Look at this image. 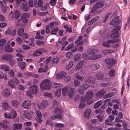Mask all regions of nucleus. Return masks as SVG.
<instances>
[{
  "label": "nucleus",
  "mask_w": 130,
  "mask_h": 130,
  "mask_svg": "<svg viewBox=\"0 0 130 130\" xmlns=\"http://www.w3.org/2000/svg\"><path fill=\"white\" fill-rule=\"evenodd\" d=\"M54 112L56 113L59 114V115H60L62 113V111L59 108H57L54 109Z\"/></svg>",
  "instance_id": "obj_47"
},
{
  "label": "nucleus",
  "mask_w": 130,
  "mask_h": 130,
  "mask_svg": "<svg viewBox=\"0 0 130 130\" xmlns=\"http://www.w3.org/2000/svg\"><path fill=\"white\" fill-rule=\"evenodd\" d=\"M61 118L62 116L59 115V114H57L56 115H53L51 117L52 119V120H54L57 118L59 119H61Z\"/></svg>",
  "instance_id": "obj_38"
},
{
  "label": "nucleus",
  "mask_w": 130,
  "mask_h": 130,
  "mask_svg": "<svg viewBox=\"0 0 130 130\" xmlns=\"http://www.w3.org/2000/svg\"><path fill=\"white\" fill-rule=\"evenodd\" d=\"M22 5L23 6V9L24 11H28L30 8L27 5V3L25 2H24L22 3Z\"/></svg>",
  "instance_id": "obj_19"
},
{
  "label": "nucleus",
  "mask_w": 130,
  "mask_h": 130,
  "mask_svg": "<svg viewBox=\"0 0 130 130\" xmlns=\"http://www.w3.org/2000/svg\"><path fill=\"white\" fill-rule=\"evenodd\" d=\"M24 117L27 119H30L31 117L29 112H25L23 114Z\"/></svg>",
  "instance_id": "obj_24"
},
{
  "label": "nucleus",
  "mask_w": 130,
  "mask_h": 130,
  "mask_svg": "<svg viewBox=\"0 0 130 130\" xmlns=\"http://www.w3.org/2000/svg\"><path fill=\"white\" fill-rule=\"evenodd\" d=\"M102 103V101L100 100L98 101L94 104V109H96L99 107L100 105H101Z\"/></svg>",
  "instance_id": "obj_28"
},
{
  "label": "nucleus",
  "mask_w": 130,
  "mask_h": 130,
  "mask_svg": "<svg viewBox=\"0 0 130 130\" xmlns=\"http://www.w3.org/2000/svg\"><path fill=\"white\" fill-rule=\"evenodd\" d=\"M81 56V55L79 54H76L74 56V59L75 61L78 60L80 58V57Z\"/></svg>",
  "instance_id": "obj_53"
},
{
  "label": "nucleus",
  "mask_w": 130,
  "mask_h": 130,
  "mask_svg": "<svg viewBox=\"0 0 130 130\" xmlns=\"http://www.w3.org/2000/svg\"><path fill=\"white\" fill-rule=\"evenodd\" d=\"M28 3L29 6L30 7H32L34 6L35 7H37V0H35L34 1L33 0H29Z\"/></svg>",
  "instance_id": "obj_15"
},
{
  "label": "nucleus",
  "mask_w": 130,
  "mask_h": 130,
  "mask_svg": "<svg viewBox=\"0 0 130 130\" xmlns=\"http://www.w3.org/2000/svg\"><path fill=\"white\" fill-rule=\"evenodd\" d=\"M74 83L75 86L76 87H78L80 84V81L76 79L74 80Z\"/></svg>",
  "instance_id": "obj_51"
},
{
  "label": "nucleus",
  "mask_w": 130,
  "mask_h": 130,
  "mask_svg": "<svg viewBox=\"0 0 130 130\" xmlns=\"http://www.w3.org/2000/svg\"><path fill=\"white\" fill-rule=\"evenodd\" d=\"M75 91V88L71 87L68 88V95L70 98H72L74 95Z\"/></svg>",
  "instance_id": "obj_8"
},
{
  "label": "nucleus",
  "mask_w": 130,
  "mask_h": 130,
  "mask_svg": "<svg viewBox=\"0 0 130 130\" xmlns=\"http://www.w3.org/2000/svg\"><path fill=\"white\" fill-rule=\"evenodd\" d=\"M18 65L21 69H23L25 67L26 63L24 62H20L18 63Z\"/></svg>",
  "instance_id": "obj_37"
},
{
  "label": "nucleus",
  "mask_w": 130,
  "mask_h": 130,
  "mask_svg": "<svg viewBox=\"0 0 130 130\" xmlns=\"http://www.w3.org/2000/svg\"><path fill=\"white\" fill-rule=\"evenodd\" d=\"M105 62L108 64L107 66L108 68H110L112 66V65L115 64L116 61L114 59L109 58L105 59Z\"/></svg>",
  "instance_id": "obj_5"
},
{
  "label": "nucleus",
  "mask_w": 130,
  "mask_h": 130,
  "mask_svg": "<svg viewBox=\"0 0 130 130\" xmlns=\"http://www.w3.org/2000/svg\"><path fill=\"white\" fill-rule=\"evenodd\" d=\"M73 62L72 61H70L67 64L66 66V68L67 70H69L72 67L73 65Z\"/></svg>",
  "instance_id": "obj_23"
},
{
  "label": "nucleus",
  "mask_w": 130,
  "mask_h": 130,
  "mask_svg": "<svg viewBox=\"0 0 130 130\" xmlns=\"http://www.w3.org/2000/svg\"><path fill=\"white\" fill-rule=\"evenodd\" d=\"M59 103L56 100H54L53 102V105L52 106V108L57 107Z\"/></svg>",
  "instance_id": "obj_39"
},
{
  "label": "nucleus",
  "mask_w": 130,
  "mask_h": 130,
  "mask_svg": "<svg viewBox=\"0 0 130 130\" xmlns=\"http://www.w3.org/2000/svg\"><path fill=\"white\" fill-rule=\"evenodd\" d=\"M24 29L23 28H19L18 31V34L19 36H22L24 32Z\"/></svg>",
  "instance_id": "obj_46"
},
{
  "label": "nucleus",
  "mask_w": 130,
  "mask_h": 130,
  "mask_svg": "<svg viewBox=\"0 0 130 130\" xmlns=\"http://www.w3.org/2000/svg\"><path fill=\"white\" fill-rule=\"evenodd\" d=\"M48 102L46 100H43L41 103V104L38 105V108L39 109H44L48 106Z\"/></svg>",
  "instance_id": "obj_7"
},
{
  "label": "nucleus",
  "mask_w": 130,
  "mask_h": 130,
  "mask_svg": "<svg viewBox=\"0 0 130 130\" xmlns=\"http://www.w3.org/2000/svg\"><path fill=\"white\" fill-rule=\"evenodd\" d=\"M5 51L10 52L12 51L13 49L9 45H6L4 48Z\"/></svg>",
  "instance_id": "obj_32"
},
{
  "label": "nucleus",
  "mask_w": 130,
  "mask_h": 130,
  "mask_svg": "<svg viewBox=\"0 0 130 130\" xmlns=\"http://www.w3.org/2000/svg\"><path fill=\"white\" fill-rule=\"evenodd\" d=\"M6 34H10L11 33V28L10 27L8 28L5 32Z\"/></svg>",
  "instance_id": "obj_59"
},
{
  "label": "nucleus",
  "mask_w": 130,
  "mask_h": 130,
  "mask_svg": "<svg viewBox=\"0 0 130 130\" xmlns=\"http://www.w3.org/2000/svg\"><path fill=\"white\" fill-rule=\"evenodd\" d=\"M84 61H82L79 62L77 64L75 69V70L77 71L78 70L82 68Z\"/></svg>",
  "instance_id": "obj_22"
},
{
  "label": "nucleus",
  "mask_w": 130,
  "mask_h": 130,
  "mask_svg": "<svg viewBox=\"0 0 130 130\" xmlns=\"http://www.w3.org/2000/svg\"><path fill=\"white\" fill-rule=\"evenodd\" d=\"M91 112V110L90 109H86L85 110L84 115L85 117L88 118L89 117Z\"/></svg>",
  "instance_id": "obj_27"
},
{
  "label": "nucleus",
  "mask_w": 130,
  "mask_h": 130,
  "mask_svg": "<svg viewBox=\"0 0 130 130\" xmlns=\"http://www.w3.org/2000/svg\"><path fill=\"white\" fill-rule=\"evenodd\" d=\"M61 89H59L55 92V95L57 96H59L60 95Z\"/></svg>",
  "instance_id": "obj_45"
},
{
  "label": "nucleus",
  "mask_w": 130,
  "mask_h": 130,
  "mask_svg": "<svg viewBox=\"0 0 130 130\" xmlns=\"http://www.w3.org/2000/svg\"><path fill=\"white\" fill-rule=\"evenodd\" d=\"M6 42V40L4 39H1L0 40V46H2Z\"/></svg>",
  "instance_id": "obj_61"
},
{
  "label": "nucleus",
  "mask_w": 130,
  "mask_h": 130,
  "mask_svg": "<svg viewBox=\"0 0 130 130\" xmlns=\"http://www.w3.org/2000/svg\"><path fill=\"white\" fill-rule=\"evenodd\" d=\"M36 113L37 115V118H42V115L41 113L39 111L37 110L36 111Z\"/></svg>",
  "instance_id": "obj_54"
},
{
  "label": "nucleus",
  "mask_w": 130,
  "mask_h": 130,
  "mask_svg": "<svg viewBox=\"0 0 130 130\" xmlns=\"http://www.w3.org/2000/svg\"><path fill=\"white\" fill-rule=\"evenodd\" d=\"M106 93V92L105 90H101L100 91H98L95 94V96L96 98H98L102 97Z\"/></svg>",
  "instance_id": "obj_10"
},
{
  "label": "nucleus",
  "mask_w": 130,
  "mask_h": 130,
  "mask_svg": "<svg viewBox=\"0 0 130 130\" xmlns=\"http://www.w3.org/2000/svg\"><path fill=\"white\" fill-rule=\"evenodd\" d=\"M84 82L89 83H93L94 82V79L92 77H90L84 78Z\"/></svg>",
  "instance_id": "obj_16"
},
{
  "label": "nucleus",
  "mask_w": 130,
  "mask_h": 130,
  "mask_svg": "<svg viewBox=\"0 0 130 130\" xmlns=\"http://www.w3.org/2000/svg\"><path fill=\"white\" fill-rule=\"evenodd\" d=\"M36 44L38 45H40L41 46L44 44V42L42 41H37L36 42Z\"/></svg>",
  "instance_id": "obj_60"
},
{
  "label": "nucleus",
  "mask_w": 130,
  "mask_h": 130,
  "mask_svg": "<svg viewBox=\"0 0 130 130\" xmlns=\"http://www.w3.org/2000/svg\"><path fill=\"white\" fill-rule=\"evenodd\" d=\"M2 57L6 60L9 61L12 59V56L10 54H6L3 56Z\"/></svg>",
  "instance_id": "obj_25"
},
{
  "label": "nucleus",
  "mask_w": 130,
  "mask_h": 130,
  "mask_svg": "<svg viewBox=\"0 0 130 130\" xmlns=\"http://www.w3.org/2000/svg\"><path fill=\"white\" fill-rule=\"evenodd\" d=\"M114 51L112 50H106L103 51L102 53L105 55H107L108 54H110L111 53H112Z\"/></svg>",
  "instance_id": "obj_35"
},
{
  "label": "nucleus",
  "mask_w": 130,
  "mask_h": 130,
  "mask_svg": "<svg viewBox=\"0 0 130 130\" xmlns=\"http://www.w3.org/2000/svg\"><path fill=\"white\" fill-rule=\"evenodd\" d=\"M43 3L41 0H38L37 3V6L40 7L42 6Z\"/></svg>",
  "instance_id": "obj_64"
},
{
  "label": "nucleus",
  "mask_w": 130,
  "mask_h": 130,
  "mask_svg": "<svg viewBox=\"0 0 130 130\" xmlns=\"http://www.w3.org/2000/svg\"><path fill=\"white\" fill-rule=\"evenodd\" d=\"M115 71L113 69L111 70L109 72V74L110 77L113 76L115 75Z\"/></svg>",
  "instance_id": "obj_52"
},
{
  "label": "nucleus",
  "mask_w": 130,
  "mask_h": 130,
  "mask_svg": "<svg viewBox=\"0 0 130 130\" xmlns=\"http://www.w3.org/2000/svg\"><path fill=\"white\" fill-rule=\"evenodd\" d=\"M66 56L68 58H71L72 56V54L70 52H68L66 53Z\"/></svg>",
  "instance_id": "obj_58"
},
{
  "label": "nucleus",
  "mask_w": 130,
  "mask_h": 130,
  "mask_svg": "<svg viewBox=\"0 0 130 130\" xmlns=\"http://www.w3.org/2000/svg\"><path fill=\"white\" fill-rule=\"evenodd\" d=\"M51 84L50 80L48 79H44L42 81L40 84L41 88L43 89L49 90L51 88Z\"/></svg>",
  "instance_id": "obj_1"
},
{
  "label": "nucleus",
  "mask_w": 130,
  "mask_h": 130,
  "mask_svg": "<svg viewBox=\"0 0 130 130\" xmlns=\"http://www.w3.org/2000/svg\"><path fill=\"white\" fill-rule=\"evenodd\" d=\"M2 93L3 96H7L9 94V92L7 89H6L3 91Z\"/></svg>",
  "instance_id": "obj_41"
},
{
  "label": "nucleus",
  "mask_w": 130,
  "mask_h": 130,
  "mask_svg": "<svg viewBox=\"0 0 130 130\" xmlns=\"http://www.w3.org/2000/svg\"><path fill=\"white\" fill-rule=\"evenodd\" d=\"M10 118L13 119H14L16 117L17 115L15 111L13 110L10 113Z\"/></svg>",
  "instance_id": "obj_31"
},
{
  "label": "nucleus",
  "mask_w": 130,
  "mask_h": 130,
  "mask_svg": "<svg viewBox=\"0 0 130 130\" xmlns=\"http://www.w3.org/2000/svg\"><path fill=\"white\" fill-rule=\"evenodd\" d=\"M16 24L17 25L19 26L20 25V24H22V22L21 20V19L20 18V19H18L15 22Z\"/></svg>",
  "instance_id": "obj_62"
},
{
  "label": "nucleus",
  "mask_w": 130,
  "mask_h": 130,
  "mask_svg": "<svg viewBox=\"0 0 130 130\" xmlns=\"http://www.w3.org/2000/svg\"><path fill=\"white\" fill-rule=\"evenodd\" d=\"M100 67V65L98 63L92 64L90 65L91 69L93 71L97 70L99 69Z\"/></svg>",
  "instance_id": "obj_18"
},
{
  "label": "nucleus",
  "mask_w": 130,
  "mask_h": 130,
  "mask_svg": "<svg viewBox=\"0 0 130 130\" xmlns=\"http://www.w3.org/2000/svg\"><path fill=\"white\" fill-rule=\"evenodd\" d=\"M96 78L98 80L102 79L103 77V75L101 73H99L96 75Z\"/></svg>",
  "instance_id": "obj_34"
},
{
  "label": "nucleus",
  "mask_w": 130,
  "mask_h": 130,
  "mask_svg": "<svg viewBox=\"0 0 130 130\" xmlns=\"http://www.w3.org/2000/svg\"><path fill=\"white\" fill-rule=\"evenodd\" d=\"M98 50L96 49H92L89 50L88 52V54H89L93 55L95 53H97Z\"/></svg>",
  "instance_id": "obj_36"
},
{
  "label": "nucleus",
  "mask_w": 130,
  "mask_h": 130,
  "mask_svg": "<svg viewBox=\"0 0 130 130\" xmlns=\"http://www.w3.org/2000/svg\"><path fill=\"white\" fill-rule=\"evenodd\" d=\"M119 16H116L111 21L110 23V25H114L115 26L118 25L121 21V20L119 19Z\"/></svg>",
  "instance_id": "obj_6"
},
{
  "label": "nucleus",
  "mask_w": 130,
  "mask_h": 130,
  "mask_svg": "<svg viewBox=\"0 0 130 130\" xmlns=\"http://www.w3.org/2000/svg\"><path fill=\"white\" fill-rule=\"evenodd\" d=\"M8 74L10 77H12L14 76L15 74L13 71L11 69L8 72Z\"/></svg>",
  "instance_id": "obj_50"
},
{
  "label": "nucleus",
  "mask_w": 130,
  "mask_h": 130,
  "mask_svg": "<svg viewBox=\"0 0 130 130\" xmlns=\"http://www.w3.org/2000/svg\"><path fill=\"white\" fill-rule=\"evenodd\" d=\"M42 54V52H41V51H40L39 50H37L35 52L33 53V55L35 56H38L40 55L41 54Z\"/></svg>",
  "instance_id": "obj_43"
},
{
  "label": "nucleus",
  "mask_w": 130,
  "mask_h": 130,
  "mask_svg": "<svg viewBox=\"0 0 130 130\" xmlns=\"http://www.w3.org/2000/svg\"><path fill=\"white\" fill-rule=\"evenodd\" d=\"M19 83V82L18 79L17 78L15 77L8 81V84L12 88H14V85L17 84Z\"/></svg>",
  "instance_id": "obj_4"
},
{
  "label": "nucleus",
  "mask_w": 130,
  "mask_h": 130,
  "mask_svg": "<svg viewBox=\"0 0 130 130\" xmlns=\"http://www.w3.org/2000/svg\"><path fill=\"white\" fill-rule=\"evenodd\" d=\"M37 86L35 85H32L29 88V90L30 92L32 94H35L37 91Z\"/></svg>",
  "instance_id": "obj_12"
},
{
  "label": "nucleus",
  "mask_w": 130,
  "mask_h": 130,
  "mask_svg": "<svg viewBox=\"0 0 130 130\" xmlns=\"http://www.w3.org/2000/svg\"><path fill=\"white\" fill-rule=\"evenodd\" d=\"M8 122V121L5 120H4L0 123V126L3 128H8V126L7 124Z\"/></svg>",
  "instance_id": "obj_17"
},
{
  "label": "nucleus",
  "mask_w": 130,
  "mask_h": 130,
  "mask_svg": "<svg viewBox=\"0 0 130 130\" xmlns=\"http://www.w3.org/2000/svg\"><path fill=\"white\" fill-rule=\"evenodd\" d=\"M1 68L5 71H8L9 70V68L8 66L6 64L2 65L1 66Z\"/></svg>",
  "instance_id": "obj_29"
},
{
  "label": "nucleus",
  "mask_w": 130,
  "mask_h": 130,
  "mask_svg": "<svg viewBox=\"0 0 130 130\" xmlns=\"http://www.w3.org/2000/svg\"><path fill=\"white\" fill-rule=\"evenodd\" d=\"M121 27L119 26L113 29L112 31L110 37L113 39L118 38L119 36V31L121 29Z\"/></svg>",
  "instance_id": "obj_2"
},
{
  "label": "nucleus",
  "mask_w": 130,
  "mask_h": 130,
  "mask_svg": "<svg viewBox=\"0 0 130 130\" xmlns=\"http://www.w3.org/2000/svg\"><path fill=\"white\" fill-rule=\"evenodd\" d=\"M112 42L111 39L109 40L106 42H104L102 43V45L105 47H108L110 46V43H112Z\"/></svg>",
  "instance_id": "obj_21"
},
{
  "label": "nucleus",
  "mask_w": 130,
  "mask_h": 130,
  "mask_svg": "<svg viewBox=\"0 0 130 130\" xmlns=\"http://www.w3.org/2000/svg\"><path fill=\"white\" fill-rule=\"evenodd\" d=\"M104 5L103 2H97L93 6L91 10L92 13H94L95 11L100 8H102Z\"/></svg>",
  "instance_id": "obj_3"
},
{
  "label": "nucleus",
  "mask_w": 130,
  "mask_h": 130,
  "mask_svg": "<svg viewBox=\"0 0 130 130\" xmlns=\"http://www.w3.org/2000/svg\"><path fill=\"white\" fill-rule=\"evenodd\" d=\"M90 87V85L84 83L80 86V88L84 90H86Z\"/></svg>",
  "instance_id": "obj_20"
},
{
  "label": "nucleus",
  "mask_w": 130,
  "mask_h": 130,
  "mask_svg": "<svg viewBox=\"0 0 130 130\" xmlns=\"http://www.w3.org/2000/svg\"><path fill=\"white\" fill-rule=\"evenodd\" d=\"M66 76V74L63 71L60 72L56 75V78L58 79H60L65 77Z\"/></svg>",
  "instance_id": "obj_14"
},
{
  "label": "nucleus",
  "mask_w": 130,
  "mask_h": 130,
  "mask_svg": "<svg viewBox=\"0 0 130 130\" xmlns=\"http://www.w3.org/2000/svg\"><path fill=\"white\" fill-rule=\"evenodd\" d=\"M22 125L20 124H14L13 126V128L14 130L20 129Z\"/></svg>",
  "instance_id": "obj_33"
},
{
  "label": "nucleus",
  "mask_w": 130,
  "mask_h": 130,
  "mask_svg": "<svg viewBox=\"0 0 130 130\" xmlns=\"http://www.w3.org/2000/svg\"><path fill=\"white\" fill-rule=\"evenodd\" d=\"M95 112L97 114L101 113H103L104 112V110L103 109L100 108L99 109L96 110Z\"/></svg>",
  "instance_id": "obj_56"
},
{
  "label": "nucleus",
  "mask_w": 130,
  "mask_h": 130,
  "mask_svg": "<svg viewBox=\"0 0 130 130\" xmlns=\"http://www.w3.org/2000/svg\"><path fill=\"white\" fill-rule=\"evenodd\" d=\"M75 77L77 79H78L81 81L84 80L85 78H84L82 77L81 76H79L77 74H76L75 76Z\"/></svg>",
  "instance_id": "obj_55"
},
{
  "label": "nucleus",
  "mask_w": 130,
  "mask_h": 130,
  "mask_svg": "<svg viewBox=\"0 0 130 130\" xmlns=\"http://www.w3.org/2000/svg\"><path fill=\"white\" fill-rule=\"evenodd\" d=\"M114 92H110L104 95L103 97V98L104 99L108 98L114 96Z\"/></svg>",
  "instance_id": "obj_30"
},
{
  "label": "nucleus",
  "mask_w": 130,
  "mask_h": 130,
  "mask_svg": "<svg viewBox=\"0 0 130 130\" xmlns=\"http://www.w3.org/2000/svg\"><path fill=\"white\" fill-rule=\"evenodd\" d=\"M58 30L59 29L57 28H54L51 31L50 34L51 35H55Z\"/></svg>",
  "instance_id": "obj_42"
},
{
  "label": "nucleus",
  "mask_w": 130,
  "mask_h": 130,
  "mask_svg": "<svg viewBox=\"0 0 130 130\" xmlns=\"http://www.w3.org/2000/svg\"><path fill=\"white\" fill-rule=\"evenodd\" d=\"M3 110H6L7 109L8 107V105L7 102L3 103Z\"/></svg>",
  "instance_id": "obj_40"
},
{
  "label": "nucleus",
  "mask_w": 130,
  "mask_h": 130,
  "mask_svg": "<svg viewBox=\"0 0 130 130\" xmlns=\"http://www.w3.org/2000/svg\"><path fill=\"white\" fill-rule=\"evenodd\" d=\"M20 15L19 11L18 10H15L13 11V13L12 15V17L16 20L20 17Z\"/></svg>",
  "instance_id": "obj_11"
},
{
  "label": "nucleus",
  "mask_w": 130,
  "mask_h": 130,
  "mask_svg": "<svg viewBox=\"0 0 130 130\" xmlns=\"http://www.w3.org/2000/svg\"><path fill=\"white\" fill-rule=\"evenodd\" d=\"M105 123L106 124L111 125H112L113 124L111 120L110 119L109 120H108V118L107 120H105Z\"/></svg>",
  "instance_id": "obj_44"
},
{
  "label": "nucleus",
  "mask_w": 130,
  "mask_h": 130,
  "mask_svg": "<svg viewBox=\"0 0 130 130\" xmlns=\"http://www.w3.org/2000/svg\"><path fill=\"white\" fill-rule=\"evenodd\" d=\"M68 91V88L64 87L62 89V94L64 95H66L67 93V91Z\"/></svg>",
  "instance_id": "obj_48"
},
{
  "label": "nucleus",
  "mask_w": 130,
  "mask_h": 130,
  "mask_svg": "<svg viewBox=\"0 0 130 130\" xmlns=\"http://www.w3.org/2000/svg\"><path fill=\"white\" fill-rule=\"evenodd\" d=\"M11 103L13 107L15 108H17L19 104V101L17 100H15L12 101Z\"/></svg>",
  "instance_id": "obj_26"
},
{
  "label": "nucleus",
  "mask_w": 130,
  "mask_h": 130,
  "mask_svg": "<svg viewBox=\"0 0 130 130\" xmlns=\"http://www.w3.org/2000/svg\"><path fill=\"white\" fill-rule=\"evenodd\" d=\"M74 46L73 44V43H71L66 48V50L68 51L70 49Z\"/></svg>",
  "instance_id": "obj_63"
},
{
  "label": "nucleus",
  "mask_w": 130,
  "mask_h": 130,
  "mask_svg": "<svg viewBox=\"0 0 130 130\" xmlns=\"http://www.w3.org/2000/svg\"><path fill=\"white\" fill-rule=\"evenodd\" d=\"M87 95L84 97H83V100H85L86 99H90L93 96V93L91 91H88L87 92Z\"/></svg>",
  "instance_id": "obj_13"
},
{
  "label": "nucleus",
  "mask_w": 130,
  "mask_h": 130,
  "mask_svg": "<svg viewBox=\"0 0 130 130\" xmlns=\"http://www.w3.org/2000/svg\"><path fill=\"white\" fill-rule=\"evenodd\" d=\"M16 41L17 43L19 44H21L23 41L20 37H18L16 39Z\"/></svg>",
  "instance_id": "obj_57"
},
{
  "label": "nucleus",
  "mask_w": 130,
  "mask_h": 130,
  "mask_svg": "<svg viewBox=\"0 0 130 130\" xmlns=\"http://www.w3.org/2000/svg\"><path fill=\"white\" fill-rule=\"evenodd\" d=\"M22 106L26 109H30L31 106V102L27 100L24 101L23 103Z\"/></svg>",
  "instance_id": "obj_9"
},
{
  "label": "nucleus",
  "mask_w": 130,
  "mask_h": 130,
  "mask_svg": "<svg viewBox=\"0 0 130 130\" xmlns=\"http://www.w3.org/2000/svg\"><path fill=\"white\" fill-rule=\"evenodd\" d=\"M82 101L80 103L79 105V107L80 108H83L85 105V102L83 100V97L82 98Z\"/></svg>",
  "instance_id": "obj_49"
}]
</instances>
